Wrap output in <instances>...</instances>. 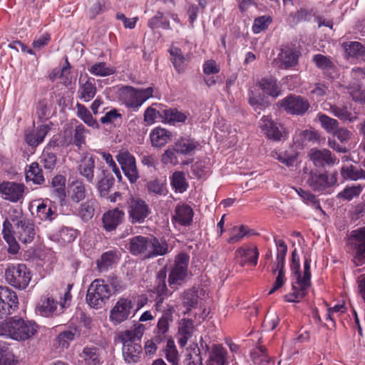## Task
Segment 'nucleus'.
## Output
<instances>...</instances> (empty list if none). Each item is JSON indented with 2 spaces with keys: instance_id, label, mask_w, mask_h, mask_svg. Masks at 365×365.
<instances>
[{
  "instance_id": "nucleus-1",
  "label": "nucleus",
  "mask_w": 365,
  "mask_h": 365,
  "mask_svg": "<svg viewBox=\"0 0 365 365\" xmlns=\"http://www.w3.org/2000/svg\"><path fill=\"white\" fill-rule=\"evenodd\" d=\"M128 249L131 255L143 259H153L168 252L169 246L166 241L156 237L136 235L128 240Z\"/></svg>"
},
{
  "instance_id": "nucleus-2",
  "label": "nucleus",
  "mask_w": 365,
  "mask_h": 365,
  "mask_svg": "<svg viewBox=\"0 0 365 365\" xmlns=\"http://www.w3.org/2000/svg\"><path fill=\"white\" fill-rule=\"evenodd\" d=\"M145 327L142 324L135 325L133 329L119 332L118 339L123 344L122 352L127 363L140 361L143 355V348L140 344Z\"/></svg>"
},
{
  "instance_id": "nucleus-3",
  "label": "nucleus",
  "mask_w": 365,
  "mask_h": 365,
  "mask_svg": "<svg viewBox=\"0 0 365 365\" xmlns=\"http://www.w3.org/2000/svg\"><path fill=\"white\" fill-rule=\"evenodd\" d=\"M72 287V284H68L67 289L59 297L53 293L43 295L36 306V312L44 317H54L62 314L71 304L72 295L70 290Z\"/></svg>"
},
{
  "instance_id": "nucleus-4",
  "label": "nucleus",
  "mask_w": 365,
  "mask_h": 365,
  "mask_svg": "<svg viewBox=\"0 0 365 365\" xmlns=\"http://www.w3.org/2000/svg\"><path fill=\"white\" fill-rule=\"evenodd\" d=\"M311 259L305 257L304 260V274L302 276L300 271L295 282H292V292L284 295V300L287 302H299L309 292L311 287Z\"/></svg>"
},
{
  "instance_id": "nucleus-5",
  "label": "nucleus",
  "mask_w": 365,
  "mask_h": 365,
  "mask_svg": "<svg viewBox=\"0 0 365 365\" xmlns=\"http://www.w3.org/2000/svg\"><path fill=\"white\" fill-rule=\"evenodd\" d=\"M154 89L150 86L146 88H135L130 86H124L119 88L118 100L127 108L138 109L147 100L154 96Z\"/></svg>"
},
{
  "instance_id": "nucleus-6",
  "label": "nucleus",
  "mask_w": 365,
  "mask_h": 365,
  "mask_svg": "<svg viewBox=\"0 0 365 365\" xmlns=\"http://www.w3.org/2000/svg\"><path fill=\"white\" fill-rule=\"evenodd\" d=\"M9 217L19 240L24 244L32 242L36 235V226L33 220L26 217L21 210L17 209H13L9 212Z\"/></svg>"
},
{
  "instance_id": "nucleus-7",
  "label": "nucleus",
  "mask_w": 365,
  "mask_h": 365,
  "mask_svg": "<svg viewBox=\"0 0 365 365\" xmlns=\"http://www.w3.org/2000/svg\"><path fill=\"white\" fill-rule=\"evenodd\" d=\"M31 272L25 264H10L5 269L4 279L6 282L19 290L26 289L31 280Z\"/></svg>"
},
{
  "instance_id": "nucleus-8",
  "label": "nucleus",
  "mask_w": 365,
  "mask_h": 365,
  "mask_svg": "<svg viewBox=\"0 0 365 365\" xmlns=\"http://www.w3.org/2000/svg\"><path fill=\"white\" fill-rule=\"evenodd\" d=\"M111 296L109 285L103 279H96L90 284L86 294L88 304L94 309L103 307Z\"/></svg>"
},
{
  "instance_id": "nucleus-9",
  "label": "nucleus",
  "mask_w": 365,
  "mask_h": 365,
  "mask_svg": "<svg viewBox=\"0 0 365 365\" xmlns=\"http://www.w3.org/2000/svg\"><path fill=\"white\" fill-rule=\"evenodd\" d=\"M11 339L24 341L34 337L39 329V325L34 321L22 318L11 319Z\"/></svg>"
},
{
  "instance_id": "nucleus-10",
  "label": "nucleus",
  "mask_w": 365,
  "mask_h": 365,
  "mask_svg": "<svg viewBox=\"0 0 365 365\" xmlns=\"http://www.w3.org/2000/svg\"><path fill=\"white\" fill-rule=\"evenodd\" d=\"M350 78L353 81L344 82L341 87L347 91L353 101L365 103V91L362 89L360 84L363 80H365V67L353 68L350 71Z\"/></svg>"
},
{
  "instance_id": "nucleus-11",
  "label": "nucleus",
  "mask_w": 365,
  "mask_h": 365,
  "mask_svg": "<svg viewBox=\"0 0 365 365\" xmlns=\"http://www.w3.org/2000/svg\"><path fill=\"white\" fill-rule=\"evenodd\" d=\"M190 256L183 252L178 253L174 259L173 264L168 275V283L173 285H181L188 274Z\"/></svg>"
},
{
  "instance_id": "nucleus-12",
  "label": "nucleus",
  "mask_w": 365,
  "mask_h": 365,
  "mask_svg": "<svg viewBox=\"0 0 365 365\" xmlns=\"http://www.w3.org/2000/svg\"><path fill=\"white\" fill-rule=\"evenodd\" d=\"M337 182L336 174L329 175L327 172L321 173L312 170L307 180L309 187L315 192L326 193Z\"/></svg>"
},
{
  "instance_id": "nucleus-13",
  "label": "nucleus",
  "mask_w": 365,
  "mask_h": 365,
  "mask_svg": "<svg viewBox=\"0 0 365 365\" xmlns=\"http://www.w3.org/2000/svg\"><path fill=\"white\" fill-rule=\"evenodd\" d=\"M149 205L143 199L131 197L128 201V219L131 224H142L150 215Z\"/></svg>"
},
{
  "instance_id": "nucleus-14",
  "label": "nucleus",
  "mask_w": 365,
  "mask_h": 365,
  "mask_svg": "<svg viewBox=\"0 0 365 365\" xmlns=\"http://www.w3.org/2000/svg\"><path fill=\"white\" fill-rule=\"evenodd\" d=\"M277 106L288 114L302 115L309 110L310 104L303 96L289 94L279 101Z\"/></svg>"
},
{
  "instance_id": "nucleus-15",
  "label": "nucleus",
  "mask_w": 365,
  "mask_h": 365,
  "mask_svg": "<svg viewBox=\"0 0 365 365\" xmlns=\"http://www.w3.org/2000/svg\"><path fill=\"white\" fill-rule=\"evenodd\" d=\"M259 127L265 137L274 142H279L287 138L284 128L271 116L263 115L259 120Z\"/></svg>"
},
{
  "instance_id": "nucleus-16",
  "label": "nucleus",
  "mask_w": 365,
  "mask_h": 365,
  "mask_svg": "<svg viewBox=\"0 0 365 365\" xmlns=\"http://www.w3.org/2000/svg\"><path fill=\"white\" fill-rule=\"evenodd\" d=\"M19 304L16 292L6 286H0V319L11 315L17 310Z\"/></svg>"
},
{
  "instance_id": "nucleus-17",
  "label": "nucleus",
  "mask_w": 365,
  "mask_h": 365,
  "mask_svg": "<svg viewBox=\"0 0 365 365\" xmlns=\"http://www.w3.org/2000/svg\"><path fill=\"white\" fill-rule=\"evenodd\" d=\"M88 133L89 130L81 123H78L75 127L68 125L63 130V145L66 146L73 145L81 150L86 145V137Z\"/></svg>"
},
{
  "instance_id": "nucleus-18",
  "label": "nucleus",
  "mask_w": 365,
  "mask_h": 365,
  "mask_svg": "<svg viewBox=\"0 0 365 365\" xmlns=\"http://www.w3.org/2000/svg\"><path fill=\"white\" fill-rule=\"evenodd\" d=\"M115 158L129 182L135 183L139 178V173L135 157L128 151H120Z\"/></svg>"
},
{
  "instance_id": "nucleus-19",
  "label": "nucleus",
  "mask_w": 365,
  "mask_h": 365,
  "mask_svg": "<svg viewBox=\"0 0 365 365\" xmlns=\"http://www.w3.org/2000/svg\"><path fill=\"white\" fill-rule=\"evenodd\" d=\"M162 314L158 319L157 325L154 329L153 334L155 335V341L163 342L165 341L170 329V324L173 322L174 307L168 305V307L160 311Z\"/></svg>"
},
{
  "instance_id": "nucleus-20",
  "label": "nucleus",
  "mask_w": 365,
  "mask_h": 365,
  "mask_svg": "<svg viewBox=\"0 0 365 365\" xmlns=\"http://www.w3.org/2000/svg\"><path fill=\"white\" fill-rule=\"evenodd\" d=\"M235 255L241 267L245 265L255 267L258 262L259 252L256 245L245 244L235 250Z\"/></svg>"
},
{
  "instance_id": "nucleus-21",
  "label": "nucleus",
  "mask_w": 365,
  "mask_h": 365,
  "mask_svg": "<svg viewBox=\"0 0 365 365\" xmlns=\"http://www.w3.org/2000/svg\"><path fill=\"white\" fill-rule=\"evenodd\" d=\"M133 308L132 301L128 298H120L110 310V320L114 325H118L127 320Z\"/></svg>"
},
{
  "instance_id": "nucleus-22",
  "label": "nucleus",
  "mask_w": 365,
  "mask_h": 365,
  "mask_svg": "<svg viewBox=\"0 0 365 365\" xmlns=\"http://www.w3.org/2000/svg\"><path fill=\"white\" fill-rule=\"evenodd\" d=\"M351 238L354 240V257L356 266L365 264V227L351 232Z\"/></svg>"
},
{
  "instance_id": "nucleus-23",
  "label": "nucleus",
  "mask_w": 365,
  "mask_h": 365,
  "mask_svg": "<svg viewBox=\"0 0 365 365\" xmlns=\"http://www.w3.org/2000/svg\"><path fill=\"white\" fill-rule=\"evenodd\" d=\"M79 365H101L102 349L96 345H86L78 355Z\"/></svg>"
},
{
  "instance_id": "nucleus-24",
  "label": "nucleus",
  "mask_w": 365,
  "mask_h": 365,
  "mask_svg": "<svg viewBox=\"0 0 365 365\" xmlns=\"http://www.w3.org/2000/svg\"><path fill=\"white\" fill-rule=\"evenodd\" d=\"M25 188L23 183L6 181L0 184V193L4 199L16 202L23 199Z\"/></svg>"
},
{
  "instance_id": "nucleus-25",
  "label": "nucleus",
  "mask_w": 365,
  "mask_h": 365,
  "mask_svg": "<svg viewBox=\"0 0 365 365\" xmlns=\"http://www.w3.org/2000/svg\"><path fill=\"white\" fill-rule=\"evenodd\" d=\"M166 277L167 273L164 269H160L157 274V285L154 287V292L157 294L155 304L157 312L162 310L165 299L172 294V292L168 289L166 285Z\"/></svg>"
},
{
  "instance_id": "nucleus-26",
  "label": "nucleus",
  "mask_w": 365,
  "mask_h": 365,
  "mask_svg": "<svg viewBox=\"0 0 365 365\" xmlns=\"http://www.w3.org/2000/svg\"><path fill=\"white\" fill-rule=\"evenodd\" d=\"M50 130L51 127L48 125H40L33 130L26 131L24 141L32 150H36V148L43 142Z\"/></svg>"
},
{
  "instance_id": "nucleus-27",
  "label": "nucleus",
  "mask_w": 365,
  "mask_h": 365,
  "mask_svg": "<svg viewBox=\"0 0 365 365\" xmlns=\"http://www.w3.org/2000/svg\"><path fill=\"white\" fill-rule=\"evenodd\" d=\"M87 333L84 336H87ZM83 336L81 333L80 325L71 324L66 331L60 332L56 338V343L58 348L61 349H68L71 343L77 338Z\"/></svg>"
},
{
  "instance_id": "nucleus-28",
  "label": "nucleus",
  "mask_w": 365,
  "mask_h": 365,
  "mask_svg": "<svg viewBox=\"0 0 365 365\" xmlns=\"http://www.w3.org/2000/svg\"><path fill=\"white\" fill-rule=\"evenodd\" d=\"M96 93L97 88L93 78L87 75L84 78L80 77L77 92L79 99L84 102H89L95 97Z\"/></svg>"
},
{
  "instance_id": "nucleus-29",
  "label": "nucleus",
  "mask_w": 365,
  "mask_h": 365,
  "mask_svg": "<svg viewBox=\"0 0 365 365\" xmlns=\"http://www.w3.org/2000/svg\"><path fill=\"white\" fill-rule=\"evenodd\" d=\"M125 213L118 208L110 210L102 216L103 227L107 232L115 230L124 219Z\"/></svg>"
},
{
  "instance_id": "nucleus-30",
  "label": "nucleus",
  "mask_w": 365,
  "mask_h": 365,
  "mask_svg": "<svg viewBox=\"0 0 365 365\" xmlns=\"http://www.w3.org/2000/svg\"><path fill=\"white\" fill-rule=\"evenodd\" d=\"M115 178L110 172L102 168L101 174L97 177L96 189L101 197H107L111 187L114 185Z\"/></svg>"
},
{
  "instance_id": "nucleus-31",
  "label": "nucleus",
  "mask_w": 365,
  "mask_h": 365,
  "mask_svg": "<svg viewBox=\"0 0 365 365\" xmlns=\"http://www.w3.org/2000/svg\"><path fill=\"white\" fill-rule=\"evenodd\" d=\"M332 134L340 141L341 144L338 143L334 139L329 138V146L338 153H346L347 149L342 144L349 140L352 135L351 132L346 128L339 127Z\"/></svg>"
},
{
  "instance_id": "nucleus-32",
  "label": "nucleus",
  "mask_w": 365,
  "mask_h": 365,
  "mask_svg": "<svg viewBox=\"0 0 365 365\" xmlns=\"http://www.w3.org/2000/svg\"><path fill=\"white\" fill-rule=\"evenodd\" d=\"M160 114L162 115V122L170 125H175L177 123H184L189 113H183L180 111L178 108H162Z\"/></svg>"
},
{
  "instance_id": "nucleus-33",
  "label": "nucleus",
  "mask_w": 365,
  "mask_h": 365,
  "mask_svg": "<svg viewBox=\"0 0 365 365\" xmlns=\"http://www.w3.org/2000/svg\"><path fill=\"white\" fill-rule=\"evenodd\" d=\"M96 156L93 155H86L80 161L78 165L79 174L89 183L94 182V169Z\"/></svg>"
},
{
  "instance_id": "nucleus-34",
  "label": "nucleus",
  "mask_w": 365,
  "mask_h": 365,
  "mask_svg": "<svg viewBox=\"0 0 365 365\" xmlns=\"http://www.w3.org/2000/svg\"><path fill=\"white\" fill-rule=\"evenodd\" d=\"M299 52L293 48L286 46L281 49L278 54L280 62L279 67L282 69H288L297 65Z\"/></svg>"
},
{
  "instance_id": "nucleus-35",
  "label": "nucleus",
  "mask_w": 365,
  "mask_h": 365,
  "mask_svg": "<svg viewBox=\"0 0 365 365\" xmlns=\"http://www.w3.org/2000/svg\"><path fill=\"white\" fill-rule=\"evenodd\" d=\"M309 156L316 167L323 168L326 165H332L336 160L335 158L332 157L331 153L327 149H312Z\"/></svg>"
},
{
  "instance_id": "nucleus-36",
  "label": "nucleus",
  "mask_w": 365,
  "mask_h": 365,
  "mask_svg": "<svg viewBox=\"0 0 365 365\" xmlns=\"http://www.w3.org/2000/svg\"><path fill=\"white\" fill-rule=\"evenodd\" d=\"M312 61L325 75H327L331 78H334L333 73L336 72V67L331 57L317 53L313 56Z\"/></svg>"
},
{
  "instance_id": "nucleus-37",
  "label": "nucleus",
  "mask_w": 365,
  "mask_h": 365,
  "mask_svg": "<svg viewBox=\"0 0 365 365\" xmlns=\"http://www.w3.org/2000/svg\"><path fill=\"white\" fill-rule=\"evenodd\" d=\"M193 210L186 204L178 205L175 210L173 220L182 226H189L193 218Z\"/></svg>"
},
{
  "instance_id": "nucleus-38",
  "label": "nucleus",
  "mask_w": 365,
  "mask_h": 365,
  "mask_svg": "<svg viewBox=\"0 0 365 365\" xmlns=\"http://www.w3.org/2000/svg\"><path fill=\"white\" fill-rule=\"evenodd\" d=\"M227 351L222 344H213L207 365H228Z\"/></svg>"
},
{
  "instance_id": "nucleus-39",
  "label": "nucleus",
  "mask_w": 365,
  "mask_h": 365,
  "mask_svg": "<svg viewBox=\"0 0 365 365\" xmlns=\"http://www.w3.org/2000/svg\"><path fill=\"white\" fill-rule=\"evenodd\" d=\"M170 55V61L172 62L174 68L178 73H183L185 72L187 63L188 58H186L181 49L178 47L173 46L169 49Z\"/></svg>"
},
{
  "instance_id": "nucleus-40",
  "label": "nucleus",
  "mask_w": 365,
  "mask_h": 365,
  "mask_svg": "<svg viewBox=\"0 0 365 365\" xmlns=\"http://www.w3.org/2000/svg\"><path fill=\"white\" fill-rule=\"evenodd\" d=\"M2 235L5 241L9 245V252L16 254L19 247L16 241L15 228L9 220L6 219L3 222Z\"/></svg>"
},
{
  "instance_id": "nucleus-41",
  "label": "nucleus",
  "mask_w": 365,
  "mask_h": 365,
  "mask_svg": "<svg viewBox=\"0 0 365 365\" xmlns=\"http://www.w3.org/2000/svg\"><path fill=\"white\" fill-rule=\"evenodd\" d=\"M194 323L190 319H182L178 327V344L180 347H184L187 344L188 340L192 337L194 331Z\"/></svg>"
},
{
  "instance_id": "nucleus-42",
  "label": "nucleus",
  "mask_w": 365,
  "mask_h": 365,
  "mask_svg": "<svg viewBox=\"0 0 365 365\" xmlns=\"http://www.w3.org/2000/svg\"><path fill=\"white\" fill-rule=\"evenodd\" d=\"M257 85L264 95L272 98H275L282 93V89L277 83V81L272 77L262 78L258 81Z\"/></svg>"
},
{
  "instance_id": "nucleus-43",
  "label": "nucleus",
  "mask_w": 365,
  "mask_h": 365,
  "mask_svg": "<svg viewBox=\"0 0 365 365\" xmlns=\"http://www.w3.org/2000/svg\"><path fill=\"white\" fill-rule=\"evenodd\" d=\"M171 132L161 127L155 128L150 133L151 145L155 148H162L171 140Z\"/></svg>"
},
{
  "instance_id": "nucleus-44",
  "label": "nucleus",
  "mask_w": 365,
  "mask_h": 365,
  "mask_svg": "<svg viewBox=\"0 0 365 365\" xmlns=\"http://www.w3.org/2000/svg\"><path fill=\"white\" fill-rule=\"evenodd\" d=\"M36 216L41 220L51 222L58 216L56 207L51 200H44L37 206Z\"/></svg>"
},
{
  "instance_id": "nucleus-45",
  "label": "nucleus",
  "mask_w": 365,
  "mask_h": 365,
  "mask_svg": "<svg viewBox=\"0 0 365 365\" xmlns=\"http://www.w3.org/2000/svg\"><path fill=\"white\" fill-rule=\"evenodd\" d=\"M56 146V142L50 141L44 148L40 157V162L46 170H52L57 163V157L54 152L51 151L52 147Z\"/></svg>"
},
{
  "instance_id": "nucleus-46",
  "label": "nucleus",
  "mask_w": 365,
  "mask_h": 365,
  "mask_svg": "<svg viewBox=\"0 0 365 365\" xmlns=\"http://www.w3.org/2000/svg\"><path fill=\"white\" fill-rule=\"evenodd\" d=\"M199 143L193 138L181 137L178 139L174 145V150L182 155H188L194 152Z\"/></svg>"
},
{
  "instance_id": "nucleus-47",
  "label": "nucleus",
  "mask_w": 365,
  "mask_h": 365,
  "mask_svg": "<svg viewBox=\"0 0 365 365\" xmlns=\"http://www.w3.org/2000/svg\"><path fill=\"white\" fill-rule=\"evenodd\" d=\"M66 179L62 175H56L51 180V192L60 202L63 201L66 196Z\"/></svg>"
},
{
  "instance_id": "nucleus-48",
  "label": "nucleus",
  "mask_w": 365,
  "mask_h": 365,
  "mask_svg": "<svg viewBox=\"0 0 365 365\" xmlns=\"http://www.w3.org/2000/svg\"><path fill=\"white\" fill-rule=\"evenodd\" d=\"M329 110L332 115L341 120L353 122L356 120V116H354L350 108L345 104L337 103L329 105Z\"/></svg>"
},
{
  "instance_id": "nucleus-49",
  "label": "nucleus",
  "mask_w": 365,
  "mask_h": 365,
  "mask_svg": "<svg viewBox=\"0 0 365 365\" xmlns=\"http://www.w3.org/2000/svg\"><path fill=\"white\" fill-rule=\"evenodd\" d=\"M26 180L34 184L42 185L45 182L43 170L37 162L31 163L26 170Z\"/></svg>"
},
{
  "instance_id": "nucleus-50",
  "label": "nucleus",
  "mask_w": 365,
  "mask_h": 365,
  "mask_svg": "<svg viewBox=\"0 0 365 365\" xmlns=\"http://www.w3.org/2000/svg\"><path fill=\"white\" fill-rule=\"evenodd\" d=\"M86 194V187L82 181L76 180L69 185L68 195L71 201L74 202L83 201Z\"/></svg>"
},
{
  "instance_id": "nucleus-51",
  "label": "nucleus",
  "mask_w": 365,
  "mask_h": 365,
  "mask_svg": "<svg viewBox=\"0 0 365 365\" xmlns=\"http://www.w3.org/2000/svg\"><path fill=\"white\" fill-rule=\"evenodd\" d=\"M170 185L175 192L182 193L188 188L185 175L182 171H175L170 177Z\"/></svg>"
},
{
  "instance_id": "nucleus-52",
  "label": "nucleus",
  "mask_w": 365,
  "mask_h": 365,
  "mask_svg": "<svg viewBox=\"0 0 365 365\" xmlns=\"http://www.w3.org/2000/svg\"><path fill=\"white\" fill-rule=\"evenodd\" d=\"M253 230L247 225L234 226L230 230V237L227 240L229 244H235L242 241L244 237L250 234H253Z\"/></svg>"
},
{
  "instance_id": "nucleus-53",
  "label": "nucleus",
  "mask_w": 365,
  "mask_h": 365,
  "mask_svg": "<svg viewBox=\"0 0 365 365\" xmlns=\"http://www.w3.org/2000/svg\"><path fill=\"white\" fill-rule=\"evenodd\" d=\"M88 71L94 76L106 77L114 74L116 70L106 62H97L88 68Z\"/></svg>"
},
{
  "instance_id": "nucleus-54",
  "label": "nucleus",
  "mask_w": 365,
  "mask_h": 365,
  "mask_svg": "<svg viewBox=\"0 0 365 365\" xmlns=\"http://www.w3.org/2000/svg\"><path fill=\"white\" fill-rule=\"evenodd\" d=\"M148 26L152 30L159 28H162L165 30L171 29L169 21L164 17V14L161 11H158L154 16L148 20Z\"/></svg>"
},
{
  "instance_id": "nucleus-55",
  "label": "nucleus",
  "mask_w": 365,
  "mask_h": 365,
  "mask_svg": "<svg viewBox=\"0 0 365 365\" xmlns=\"http://www.w3.org/2000/svg\"><path fill=\"white\" fill-rule=\"evenodd\" d=\"M146 188L149 194L154 195H165L168 192L166 183L158 178L148 181Z\"/></svg>"
},
{
  "instance_id": "nucleus-56",
  "label": "nucleus",
  "mask_w": 365,
  "mask_h": 365,
  "mask_svg": "<svg viewBox=\"0 0 365 365\" xmlns=\"http://www.w3.org/2000/svg\"><path fill=\"white\" fill-rule=\"evenodd\" d=\"M277 248V257H276V268L277 269H284L285 267V257L287 253V245L284 240H274Z\"/></svg>"
},
{
  "instance_id": "nucleus-57",
  "label": "nucleus",
  "mask_w": 365,
  "mask_h": 365,
  "mask_svg": "<svg viewBox=\"0 0 365 365\" xmlns=\"http://www.w3.org/2000/svg\"><path fill=\"white\" fill-rule=\"evenodd\" d=\"M95 205L94 200H87L81 205L78 212L79 217L84 221L88 222L92 219L95 212Z\"/></svg>"
},
{
  "instance_id": "nucleus-58",
  "label": "nucleus",
  "mask_w": 365,
  "mask_h": 365,
  "mask_svg": "<svg viewBox=\"0 0 365 365\" xmlns=\"http://www.w3.org/2000/svg\"><path fill=\"white\" fill-rule=\"evenodd\" d=\"M165 355L166 359L171 365H178L179 355L178 351L173 339H168L165 348Z\"/></svg>"
},
{
  "instance_id": "nucleus-59",
  "label": "nucleus",
  "mask_w": 365,
  "mask_h": 365,
  "mask_svg": "<svg viewBox=\"0 0 365 365\" xmlns=\"http://www.w3.org/2000/svg\"><path fill=\"white\" fill-rule=\"evenodd\" d=\"M363 187L361 185L346 186L337 195V198L344 200L351 201L354 197H359L362 192Z\"/></svg>"
},
{
  "instance_id": "nucleus-60",
  "label": "nucleus",
  "mask_w": 365,
  "mask_h": 365,
  "mask_svg": "<svg viewBox=\"0 0 365 365\" xmlns=\"http://www.w3.org/2000/svg\"><path fill=\"white\" fill-rule=\"evenodd\" d=\"M77 116L81 118L86 125L90 127H96L98 125L97 121L93 118L91 112L87 108L79 103L76 104Z\"/></svg>"
},
{
  "instance_id": "nucleus-61",
  "label": "nucleus",
  "mask_w": 365,
  "mask_h": 365,
  "mask_svg": "<svg viewBox=\"0 0 365 365\" xmlns=\"http://www.w3.org/2000/svg\"><path fill=\"white\" fill-rule=\"evenodd\" d=\"M116 258L117 255L114 251H108L104 252L101 255V259L97 261L98 269L100 271H105L108 269L109 267L115 263Z\"/></svg>"
},
{
  "instance_id": "nucleus-62",
  "label": "nucleus",
  "mask_w": 365,
  "mask_h": 365,
  "mask_svg": "<svg viewBox=\"0 0 365 365\" xmlns=\"http://www.w3.org/2000/svg\"><path fill=\"white\" fill-rule=\"evenodd\" d=\"M318 118L322 127L327 133L332 134L339 127V123L337 120L326 114H319Z\"/></svg>"
},
{
  "instance_id": "nucleus-63",
  "label": "nucleus",
  "mask_w": 365,
  "mask_h": 365,
  "mask_svg": "<svg viewBox=\"0 0 365 365\" xmlns=\"http://www.w3.org/2000/svg\"><path fill=\"white\" fill-rule=\"evenodd\" d=\"M272 156L287 167L292 166L297 156L289 151H272Z\"/></svg>"
},
{
  "instance_id": "nucleus-64",
  "label": "nucleus",
  "mask_w": 365,
  "mask_h": 365,
  "mask_svg": "<svg viewBox=\"0 0 365 365\" xmlns=\"http://www.w3.org/2000/svg\"><path fill=\"white\" fill-rule=\"evenodd\" d=\"M14 355L12 354L9 345L0 341V365H13Z\"/></svg>"
}]
</instances>
